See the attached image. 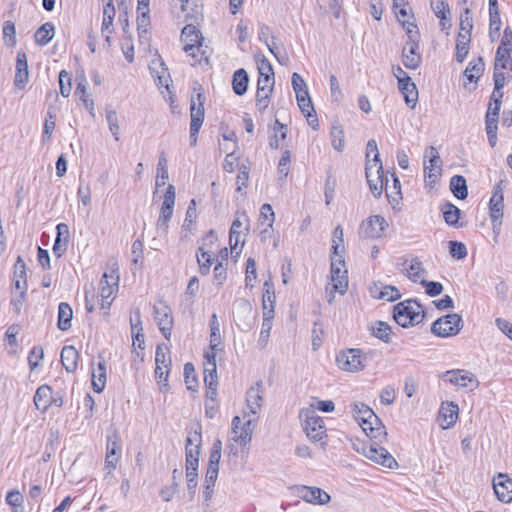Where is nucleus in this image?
<instances>
[{
    "label": "nucleus",
    "mask_w": 512,
    "mask_h": 512,
    "mask_svg": "<svg viewBox=\"0 0 512 512\" xmlns=\"http://www.w3.org/2000/svg\"><path fill=\"white\" fill-rule=\"evenodd\" d=\"M393 318L397 324L407 328L420 324L425 318V311L420 303L414 299H409L394 306Z\"/></svg>",
    "instance_id": "obj_1"
},
{
    "label": "nucleus",
    "mask_w": 512,
    "mask_h": 512,
    "mask_svg": "<svg viewBox=\"0 0 512 512\" xmlns=\"http://www.w3.org/2000/svg\"><path fill=\"white\" fill-rule=\"evenodd\" d=\"M292 86L296 93L297 103L301 112L306 117L308 124L313 129H316L318 119L308 93L307 85L304 79L296 72L292 75Z\"/></svg>",
    "instance_id": "obj_2"
},
{
    "label": "nucleus",
    "mask_w": 512,
    "mask_h": 512,
    "mask_svg": "<svg viewBox=\"0 0 512 512\" xmlns=\"http://www.w3.org/2000/svg\"><path fill=\"white\" fill-rule=\"evenodd\" d=\"M345 261L344 256L336 257L331 256V280L332 290L328 294V302L331 303L334 299V293L339 292L345 294L348 288L347 270L342 269Z\"/></svg>",
    "instance_id": "obj_3"
},
{
    "label": "nucleus",
    "mask_w": 512,
    "mask_h": 512,
    "mask_svg": "<svg viewBox=\"0 0 512 512\" xmlns=\"http://www.w3.org/2000/svg\"><path fill=\"white\" fill-rule=\"evenodd\" d=\"M175 205V187L169 184L163 197L160 215L156 222V231L159 237H166L169 229V221L172 218Z\"/></svg>",
    "instance_id": "obj_4"
},
{
    "label": "nucleus",
    "mask_w": 512,
    "mask_h": 512,
    "mask_svg": "<svg viewBox=\"0 0 512 512\" xmlns=\"http://www.w3.org/2000/svg\"><path fill=\"white\" fill-rule=\"evenodd\" d=\"M463 327V320L459 314H448L435 320L431 325V332L438 337L457 335Z\"/></svg>",
    "instance_id": "obj_5"
},
{
    "label": "nucleus",
    "mask_w": 512,
    "mask_h": 512,
    "mask_svg": "<svg viewBox=\"0 0 512 512\" xmlns=\"http://www.w3.org/2000/svg\"><path fill=\"white\" fill-rule=\"evenodd\" d=\"M381 443L382 442H379L378 440H371L370 444L362 445L361 452L366 458L373 462L386 468L394 469L398 466V463L385 448L380 446Z\"/></svg>",
    "instance_id": "obj_6"
},
{
    "label": "nucleus",
    "mask_w": 512,
    "mask_h": 512,
    "mask_svg": "<svg viewBox=\"0 0 512 512\" xmlns=\"http://www.w3.org/2000/svg\"><path fill=\"white\" fill-rule=\"evenodd\" d=\"M119 272L118 267L113 268L110 273L105 272L99 282L100 308L107 310L110 308L113 298L111 296L114 290L118 289Z\"/></svg>",
    "instance_id": "obj_7"
},
{
    "label": "nucleus",
    "mask_w": 512,
    "mask_h": 512,
    "mask_svg": "<svg viewBox=\"0 0 512 512\" xmlns=\"http://www.w3.org/2000/svg\"><path fill=\"white\" fill-rule=\"evenodd\" d=\"M366 359L367 357L362 350L351 348L340 352L336 356V363L343 371L358 372L365 368Z\"/></svg>",
    "instance_id": "obj_8"
},
{
    "label": "nucleus",
    "mask_w": 512,
    "mask_h": 512,
    "mask_svg": "<svg viewBox=\"0 0 512 512\" xmlns=\"http://www.w3.org/2000/svg\"><path fill=\"white\" fill-rule=\"evenodd\" d=\"M204 101L205 97L201 94H197V98L191 99L190 105V145L195 146L197 143L198 132L204 121Z\"/></svg>",
    "instance_id": "obj_9"
},
{
    "label": "nucleus",
    "mask_w": 512,
    "mask_h": 512,
    "mask_svg": "<svg viewBox=\"0 0 512 512\" xmlns=\"http://www.w3.org/2000/svg\"><path fill=\"white\" fill-rule=\"evenodd\" d=\"M303 416L305 417L303 427L307 437L312 441L321 440L326 432L323 419L313 409L302 410L300 418Z\"/></svg>",
    "instance_id": "obj_10"
},
{
    "label": "nucleus",
    "mask_w": 512,
    "mask_h": 512,
    "mask_svg": "<svg viewBox=\"0 0 512 512\" xmlns=\"http://www.w3.org/2000/svg\"><path fill=\"white\" fill-rule=\"evenodd\" d=\"M154 318L163 336L170 340L173 327V316L171 308L164 302L154 305Z\"/></svg>",
    "instance_id": "obj_11"
},
{
    "label": "nucleus",
    "mask_w": 512,
    "mask_h": 512,
    "mask_svg": "<svg viewBox=\"0 0 512 512\" xmlns=\"http://www.w3.org/2000/svg\"><path fill=\"white\" fill-rule=\"evenodd\" d=\"M425 158H429V164L424 161V173L425 181L432 185L441 175V164L442 160L439 156L437 149L433 146H429L425 151Z\"/></svg>",
    "instance_id": "obj_12"
},
{
    "label": "nucleus",
    "mask_w": 512,
    "mask_h": 512,
    "mask_svg": "<svg viewBox=\"0 0 512 512\" xmlns=\"http://www.w3.org/2000/svg\"><path fill=\"white\" fill-rule=\"evenodd\" d=\"M443 378L457 387L466 388L471 391L477 388L479 385L475 375L466 370L457 369L446 371L443 375Z\"/></svg>",
    "instance_id": "obj_13"
},
{
    "label": "nucleus",
    "mask_w": 512,
    "mask_h": 512,
    "mask_svg": "<svg viewBox=\"0 0 512 512\" xmlns=\"http://www.w3.org/2000/svg\"><path fill=\"white\" fill-rule=\"evenodd\" d=\"M387 227L388 223L384 217L374 215L361 223L359 234L363 238H380Z\"/></svg>",
    "instance_id": "obj_14"
},
{
    "label": "nucleus",
    "mask_w": 512,
    "mask_h": 512,
    "mask_svg": "<svg viewBox=\"0 0 512 512\" xmlns=\"http://www.w3.org/2000/svg\"><path fill=\"white\" fill-rule=\"evenodd\" d=\"M122 453V445L119 433L114 430L107 435L105 465L110 471L114 470Z\"/></svg>",
    "instance_id": "obj_15"
},
{
    "label": "nucleus",
    "mask_w": 512,
    "mask_h": 512,
    "mask_svg": "<svg viewBox=\"0 0 512 512\" xmlns=\"http://www.w3.org/2000/svg\"><path fill=\"white\" fill-rule=\"evenodd\" d=\"M255 419H248L242 424L241 418L235 416L232 420V437L231 440L242 446L248 444L252 439L253 427Z\"/></svg>",
    "instance_id": "obj_16"
},
{
    "label": "nucleus",
    "mask_w": 512,
    "mask_h": 512,
    "mask_svg": "<svg viewBox=\"0 0 512 512\" xmlns=\"http://www.w3.org/2000/svg\"><path fill=\"white\" fill-rule=\"evenodd\" d=\"M13 281L15 288L20 290V299L14 303L17 306L18 303L21 304L25 299L27 291L26 265L21 256L17 257L14 264Z\"/></svg>",
    "instance_id": "obj_17"
},
{
    "label": "nucleus",
    "mask_w": 512,
    "mask_h": 512,
    "mask_svg": "<svg viewBox=\"0 0 512 512\" xmlns=\"http://www.w3.org/2000/svg\"><path fill=\"white\" fill-rule=\"evenodd\" d=\"M365 176L371 193L374 197L379 198L385 187L384 172H376V169H372L371 161L368 160L365 165Z\"/></svg>",
    "instance_id": "obj_18"
},
{
    "label": "nucleus",
    "mask_w": 512,
    "mask_h": 512,
    "mask_svg": "<svg viewBox=\"0 0 512 512\" xmlns=\"http://www.w3.org/2000/svg\"><path fill=\"white\" fill-rule=\"evenodd\" d=\"M298 492L303 500L312 504L324 505L331 499L326 491L318 487L302 486L298 489Z\"/></svg>",
    "instance_id": "obj_19"
},
{
    "label": "nucleus",
    "mask_w": 512,
    "mask_h": 512,
    "mask_svg": "<svg viewBox=\"0 0 512 512\" xmlns=\"http://www.w3.org/2000/svg\"><path fill=\"white\" fill-rule=\"evenodd\" d=\"M362 430L365 434L370 438V440H378L379 442H383L387 438V432L385 426L382 424L381 420L378 418V422H374V420L364 419L359 422Z\"/></svg>",
    "instance_id": "obj_20"
},
{
    "label": "nucleus",
    "mask_w": 512,
    "mask_h": 512,
    "mask_svg": "<svg viewBox=\"0 0 512 512\" xmlns=\"http://www.w3.org/2000/svg\"><path fill=\"white\" fill-rule=\"evenodd\" d=\"M495 495L501 502L508 503L512 500V480L504 474H499L493 479Z\"/></svg>",
    "instance_id": "obj_21"
},
{
    "label": "nucleus",
    "mask_w": 512,
    "mask_h": 512,
    "mask_svg": "<svg viewBox=\"0 0 512 512\" xmlns=\"http://www.w3.org/2000/svg\"><path fill=\"white\" fill-rule=\"evenodd\" d=\"M181 39L185 43L184 51L190 53V50H199L202 35L201 32L192 24H187L181 33Z\"/></svg>",
    "instance_id": "obj_22"
},
{
    "label": "nucleus",
    "mask_w": 512,
    "mask_h": 512,
    "mask_svg": "<svg viewBox=\"0 0 512 512\" xmlns=\"http://www.w3.org/2000/svg\"><path fill=\"white\" fill-rule=\"evenodd\" d=\"M403 64L408 69H417L422 61L421 54L419 53V43H405L402 50Z\"/></svg>",
    "instance_id": "obj_23"
},
{
    "label": "nucleus",
    "mask_w": 512,
    "mask_h": 512,
    "mask_svg": "<svg viewBox=\"0 0 512 512\" xmlns=\"http://www.w3.org/2000/svg\"><path fill=\"white\" fill-rule=\"evenodd\" d=\"M29 79L27 56L24 52L17 53L16 72L14 77V85L19 89H23Z\"/></svg>",
    "instance_id": "obj_24"
},
{
    "label": "nucleus",
    "mask_w": 512,
    "mask_h": 512,
    "mask_svg": "<svg viewBox=\"0 0 512 512\" xmlns=\"http://www.w3.org/2000/svg\"><path fill=\"white\" fill-rule=\"evenodd\" d=\"M458 405L454 402H448L446 404H442L440 411H439V417L441 420V427L443 429H448L452 427L458 418Z\"/></svg>",
    "instance_id": "obj_25"
},
{
    "label": "nucleus",
    "mask_w": 512,
    "mask_h": 512,
    "mask_svg": "<svg viewBox=\"0 0 512 512\" xmlns=\"http://www.w3.org/2000/svg\"><path fill=\"white\" fill-rule=\"evenodd\" d=\"M398 88L400 92L404 96L405 103L410 108H414L418 101V90L414 82H412L411 77L404 78V80H400V84H398Z\"/></svg>",
    "instance_id": "obj_26"
},
{
    "label": "nucleus",
    "mask_w": 512,
    "mask_h": 512,
    "mask_svg": "<svg viewBox=\"0 0 512 512\" xmlns=\"http://www.w3.org/2000/svg\"><path fill=\"white\" fill-rule=\"evenodd\" d=\"M262 384L257 383L247 391L246 402L251 414L256 415L262 407Z\"/></svg>",
    "instance_id": "obj_27"
},
{
    "label": "nucleus",
    "mask_w": 512,
    "mask_h": 512,
    "mask_svg": "<svg viewBox=\"0 0 512 512\" xmlns=\"http://www.w3.org/2000/svg\"><path fill=\"white\" fill-rule=\"evenodd\" d=\"M204 357L206 360L204 363V383L205 385H217L216 355L213 352L205 353Z\"/></svg>",
    "instance_id": "obj_28"
},
{
    "label": "nucleus",
    "mask_w": 512,
    "mask_h": 512,
    "mask_svg": "<svg viewBox=\"0 0 512 512\" xmlns=\"http://www.w3.org/2000/svg\"><path fill=\"white\" fill-rule=\"evenodd\" d=\"M34 404L42 412H45L52 405V389L50 386L41 385L37 388L34 395Z\"/></svg>",
    "instance_id": "obj_29"
},
{
    "label": "nucleus",
    "mask_w": 512,
    "mask_h": 512,
    "mask_svg": "<svg viewBox=\"0 0 512 512\" xmlns=\"http://www.w3.org/2000/svg\"><path fill=\"white\" fill-rule=\"evenodd\" d=\"M79 354L74 346H64L61 351V363L65 370L69 373L74 372L77 368Z\"/></svg>",
    "instance_id": "obj_30"
},
{
    "label": "nucleus",
    "mask_w": 512,
    "mask_h": 512,
    "mask_svg": "<svg viewBox=\"0 0 512 512\" xmlns=\"http://www.w3.org/2000/svg\"><path fill=\"white\" fill-rule=\"evenodd\" d=\"M249 76L245 69L240 68L233 74L232 88L236 95L242 96L247 92Z\"/></svg>",
    "instance_id": "obj_31"
},
{
    "label": "nucleus",
    "mask_w": 512,
    "mask_h": 512,
    "mask_svg": "<svg viewBox=\"0 0 512 512\" xmlns=\"http://www.w3.org/2000/svg\"><path fill=\"white\" fill-rule=\"evenodd\" d=\"M73 311L71 306L66 302H61L58 306V322L57 327L61 331H67L71 328Z\"/></svg>",
    "instance_id": "obj_32"
},
{
    "label": "nucleus",
    "mask_w": 512,
    "mask_h": 512,
    "mask_svg": "<svg viewBox=\"0 0 512 512\" xmlns=\"http://www.w3.org/2000/svg\"><path fill=\"white\" fill-rule=\"evenodd\" d=\"M441 211L443 213V217L446 224L453 227L462 226L461 224H459L461 210L457 206L450 202H447L441 207Z\"/></svg>",
    "instance_id": "obj_33"
},
{
    "label": "nucleus",
    "mask_w": 512,
    "mask_h": 512,
    "mask_svg": "<svg viewBox=\"0 0 512 512\" xmlns=\"http://www.w3.org/2000/svg\"><path fill=\"white\" fill-rule=\"evenodd\" d=\"M368 160L371 161L372 169H376V172L383 173V166L380 160L377 142L374 139H370L366 146V163Z\"/></svg>",
    "instance_id": "obj_34"
},
{
    "label": "nucleus",
    "mask_w": 512,
    "mask_h": 512,
    "mask_svg": "<svg viewBox=\"0 0 512 512\" xmlns=\"http://www.w3.org/2000/svg\"><path fill=\"white\" fill-rule=\"evenodd\" d=\"M450 189L453 195L459 200H464L468 196L466 179L462 175H454L451 177Z\"/></svg>",
    "instance_id": "obj_35"
},
{
    "label": "nucleus",
    "mask_w": 512,
    "mask_h": 512,
    "mask_svg": "<svg viewBox=\"0 0 512 512\" xmlns=\"http://www.w3.org/2000/svg\"><path fill=\"white\" fill-rule=\"evenodd\" d=\"M273 319L274 317H272L270 311L264 313L263 322L261 325L260 335L258 339V346L260 349H264L268 344L270 332L273 325Z\"/></svg>",
    "instance_id": "obj_36"
},
{
    "label": "nucleus",
    "mask_w": 512,
    "mask_h": 512,
    "mask_svg": "<svg viewBox=\"0 0 512 512\" xmlns=\"http://www.w3.org/2000/svg\"><path fill=\"white\" fill-rule=\"evenodd\" d=\"M512 73V57L510 50H499L497 49L495 55L494 73L503 72L507 70Z\"/></svg>",
    "instance_id": "obj_37"
},
{
    "label": "nucleus",
    "mask_w": 512,
    "mask_h": 512,
    "mask_svg": "<svg viewBox=\"0 0 512 512\" xmlns=\"http://www.w3.org/2000/svg\"><path fill=\"white\" fill-rule=\"evenodd\" d=\"M106 384V366L105 362L98 363L97 368L92 371V386L95 392L101 393Z\"/></svg>",
    "instance_id": "obj_38"
},
{
    "label": "nucleus",
    "mask_w": 512,
    "mask_h": 512,
    "mask_svg": "<svg viewBox=\"0 0 512 512\" xmlns=\"http://www.w3.org/2000/svg\"><path fill=\"white\" fill-rule=\"evenodd\" d=\"M275 292L273 290V284L269 281L264 283V292L262 296V309L263 314L270 311L272 317H274V306H275Z\"/></svg>",
    "instance_id": "obj_39"
},
{
    "label": "nucleus",
    "mask_w": 512,
    "mask_h": 512,
    "mask_svg": "<svg viewBox=\"0 0 512 512\" xmlns=\"http://www.w3.org/2000/svg\"><path fill=\"white\" fill-rule=\"evenodd\" d=\"M55 28L53 23L46 22L35 32V42L41 46L48 44L54 37Z\"/></svg>",
    "instance_id": "obj_40"
},
{
    "label": "nucleus",
    "mask_w": 512,
    "mask_h": 512,
    "mask_svg": "<svg viewBox=\"0 0 512 512\" xmlns=\"http://www.w3.org/2000/svg\"><path fill=\"white\" fill-rule=\"evenodd\" d=\"M484 61L482 57H478L469 62L464 71V75L470 82H476L484 71Z\"/></svg>",
    "instance_id": "obj_41"
},
{
    "label": "nucleus",
    "mask_w": 512,
    "mask_h": 512,
    "mask_svg": "<svg viewBox=\"0 0 512 512\" xmlns=\"http://www.w3.org/2000/svg\"><path fill=\"white\" fill-rule=\"evenodd\" d=\"M503 209H504V199H499V197L492 198L489 201V212L490 219L492 221L493 227L496 224H501V220L503 218Z\"/></svg>",
    "instance_id": "obj_42"
},
{
    "label": "nucleus",
    "mask_w": 512,
    "mask_h": 512,
    "mask_svg": "<svg viewBox=\"0 0 512 512\" xmlns=\"http://www.w3.org/2000/svg\"><path fill=\"white\" fill-rule=\"evenodd\" d=\"M471 41L470 34L459 32L456 41V60L462 63L469 52V44Z\"/></svg>",
    "instance_id": "obj_43"
},
{
    "label": "nucleus",
    "mask_w": 512,
    "mask_h": 512,
    "mask_svg": "<svg viewBox=\"0 0 512 512\" xmlns=\"http://www.w3.org/2000/svg\"><path fill=\"white\" fill-rule=\"evenodd\" d=\"M181 3V10L186 13V18L197 20L202 17V5L198 4L197 0H179Z\"/></svg>",
    "instance_id": "obj_44"
},
{
    "label": "nucleus",
    "mask_w": 512,
    "mask_h": 512,
    "mask_svg": "<svg viewBox=\"0 0 512 512\" xmlns=\"http://www.w3.org/2000/svg\"><path fill=\"white\" fill-rule=\"evenodd\" d=\"M352 411L354 413L355 419L360 422L364 419H372L374 422H378V416L374 413V411L364 403H353Z\"/></svg>",
    "instance_id": "obj_45"
},
{
    "label": "nucleus",
    "mask_w": 512,
    "mask_h": 512,
    "mask_svg": "<svg viewBox=\"0 0 512 512\" xmlns=\"http://www.w3.org/2000/svg\"><path fill=\"white\" fill-rule=\"evenodd\" d=\"M489 2V28L490 34L499 32L501 27L500 12L497 0H488Z\"/></svg>",
    "instance_id": "obj_46"
},
{
    "label": "nucleus",
    "mask_w": 512,
    "mask_h": 512,
    "mask_svg": "<svg viewBox=\"0 0 512 512\" xmlns=\"http://www.w3.org/2000/svg\"><path fill=\"white\" fill-rule=\"evenodd\" d=\"M273 131L274 134L269 139V146L272 149H279L280 140H285L287 138V126L276 119Z\"/></svg>",
    "instance_id": "obj_47"
},
{
    "label": "nucleus",
    "mask_w": 512,
    "mask_h": 512,
    "mask_svg": "<svg viewBox=\"0 0 512 512\" xmlns=\"http://www.w3.org/2000/svg\"><path fill=\"white\" fill-rule=\"evenodd\" d=\"M150 70L153 74H156L159 85L165 86L166 88L169 87L168 80L170 75L168 73V68L163 61H153L152 65L150 66Z\"/></svg>",
    "instance_id": "obj_48"
},
{
    "label": "nucleus",
    "mask_w": 512,
    "mask_h": 512,
    "mask_svg": "<svg viewBox=\"0 0 512 512\" xmlns=\"http://www.w3.org/2000/svg\"><path fill=\"white\" fill-rule=\"evenodd\" d=\"M370 330L374 337L383 342L388 343L390 341L391 327L386 322L376 321L371 325Z\"/></svg>",
    "instance_id": "obj_49"
},
{
    "label": "nucleus",
    "mask_w": 512,
    "mask_h": 512,
    "mask_svg": "<svg viewBox=\"0 0 512 512\" xmlns=\"http://www.w3.org/2000/svg\"><path fill=\"white\" fill-rule=\"evenodd\" d=\"M408 278L413 282H418L419 278L426 274L422 262L418 257H413L408 267H405Z\"/></svg>",
    "instance_id": "obj_50"
},
{
    "label": "nucleus",
    "mask_w": 512,
    "mask_h": 512,
    "mask_svg": "<svg viewBox=\"0 0 512 512\" xmlns=\"http://www.w3.org/2000/svg\"><path fill=\"white\" fill-rule=\"evenodd\" d=\"M343 229L340 225H338L333 231V239H332V254L331 256L340 257L343 256L344 253V238H343Z\"/></svg>",
    "instance_id": "obj_51"
},
{
    "label": "nucleus",
    "mask_w": 512,
    "mask_h": 512,
    "mask_svg": "<svg viewBox=\"0 0 512 512\" xmlns=\"http://www.w3.org/2000/svg\"><path fill=\"white\" fill-rule=\"evenodd\" d=\"M169 347L165 344H159L156 347L155 352V363L156 366H162L166 369H170L171 358L169 356Z\"/></svg>",
    "instance_id": "obj_52"
},
{
    "label": "nucleus",
    "mask_w": 512,
    "mask_h": 512,
    "mask_svg": "<svg viewBox=\"0 0 512 512\" xmlns=\"http://www.w3.org/2000/svg\"><path fill=\"white\" fill-rule=\"evenodd\" d=\"M494 79V90L490 97V102L501 101L503 97L502 88L505 86V73L504 72H496L493 74Z\"/></svg>",
    "instance_id": "obj_53"
},
{
    "label": "nucleus",
    "mask_w": 512,
    "mask_h": 512,
    "mask_svg": "<svg viewBox=\"0 0 512 512\" xmlns=\"http://www.w3.org/2000/svg\"><path fill=\"white\" fill-rule=\"evenodd\" d=\"M197 262L199 264V271L202 275L209 274L210 267L213 263L212 256L209 252L205 251L202 247L196 253Z\"/></svg>",
    "instance_id": "obj_54"
},
{
    "label": "nucleus",
    "mask_w": 512,
    "mask_h": 512,
    "mask_svg": "<svg viewBox=\"0 0 512 512\" xmlns=\"http://www.w3.org/2000/svg\"><path fill=\"white\" fill-rule=\"evenodd\" d=\"M430 7L439 20H447L450 8L445 0H430Z\"/></svg>",
    "instance_id": "obj_55"
},
{
    "label": "nucleus",
    "mask_w": 512,
    "mask_h": 512,
    "mask_svg": "<svg viewBox=\"0 0 512 512\" xmlns=\"http://www.w3.org/2000/svg\"><path fill=\"white\" fill-rule=\"evenodd\" d=\"M210 330V348L215 350L221 343L220 324L215 313L211 317Z\"/></svg>",
    "instance_id": "obj_56"
},
{
    "label": "nucleus",
    "mask_w": 512,
    "mask_h": 512,
    "mask_svg": "<svg viewBox=\"0 0 512 512\" xmlns=\"http://www.w3.org/2000/svg\"><path fill=\"white\" fill-rule=\"evenodd\" d=\"M272 91L273 88H262V86L257 88L256 106L260 112H264L265 109L268 107Z\"/></svg>",
    "instance_id": "obj_57"
},
{
    "label": "nucleus",
    "mask_w": 512,
    "mask_h": 512,
    "mask_svg": "<svg viewBox=\"0 0 512 512\" xmlns=\"http://www.w3.org/2000/svg\"><path fill=\"white\" fill-rule=\"evenodd\" d=\"M168 169H167V159L162 154L159 157L158 165H157V177L155 181L156 187H161L166 184V180L168 179Z\"/></svg>",
    "instance_id": "obj_58"
},
{
    "label": "nucleus",
    "mask_w": 512,
    "mask_h": 512,
    "mask_svg": "<svg viewBox=\"0 0 512 512\" xmlns=\"http://www.w3.org/2000/svg\"><path fill=\"white\" fill-rule=\"evenodd\" d=\"M392 177H393V186H392L393 191H389L388 178L384 176L386 196L390 203H394V202L398 203V200L401 198L400 197L401 184H400L399 179L394 174H392Z\"/></svg>",
    "instance_id": "obj_59"
},
{
    "label": "nucleus",
    "mask_w": 512,
    "mask_h": 512,
    "mask_svg": "<svg viewBox=\"0 0 512 512\" xmlns=\"http://www.w3.org/2000/svg\"><path fill=\"white\" fill-rule=\"evenodd\" d=\"M6 502L13 508V512H22L23 496L18 490H12L6 495Z\"/></svg>",
    "instance_id": "obj_60"
},
{
    "label": "nucleus",
    "mask_w": 512,
    "mask_h": 512,
    "mask_svg": "<svg viewBox=\"0 0 512 512\" xmlns=\"http://www.w3.org/2000/svg\"><path fill=\"white\" fill-rule=\"evenodd\" d=\"M401 24L407 34V41L405 43H412L413 41L419 43L420 33L417 25L409 21H402Z\"/></svg>",
    "instance_id": "obj_61"
},
{
    "label": "nucleus",
    "mask_w": 512,
    "mask_h": 512,
    "mask_svg": "<svg viewBox=\"0 0 512 512\" xmlns=\"http://www.w3.org/2000/svg\"><path fill=\"white\" fill-rule=\"evenodd\" d=\"M3 36L6 45L13 47L16 44V29L12 21H5L3 24Z\"/></svg>",
    "instance_id": "obj_62"
},
{
    "label": "nucleus",
    "mask_w": 512,
    "mask_h": 512,
    "mask_svg": "<svg viewBox=\"0 0 512 512\" xmlns=\"http://www.w3.org/2000/svg\"><path fill=\"white\" fill-rule=\"evenodd\" d=\"M419 283L425 288L426 294L430 297H436L443 292V285L440 282L422 279Z\"/></svg>",
    "instance_id": "obj_63"
},
{
    "label": "nucleus",
    "mask_w": 512,
    "mask_h": 512,
    "mask_svg": "<svg viewBox=\"0 0 512 512\" xmlns=\"http://www.w3.org/2000/svg\"><path fill=\"white\" fill-rule=\"evenodd\" d=\"M401 297L399 290L395 286L385 285L383 289L379 291L377 299L395 301Z\"/></svg>",
    "instance_id": "obj_64"
}]
</instances>
